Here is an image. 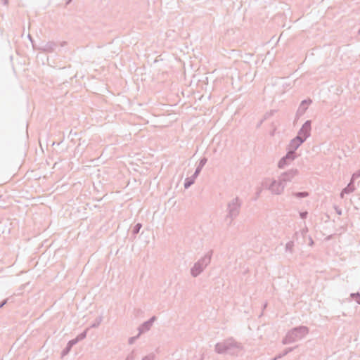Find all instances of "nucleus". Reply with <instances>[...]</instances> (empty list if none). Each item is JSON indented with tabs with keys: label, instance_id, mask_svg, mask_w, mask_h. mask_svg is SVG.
Instances as JSON below:
<instances>
[{
	"label": "nucleus",
	"instance_id": "1",
	"mask_svg": "<svg viewBox=\"0 0 360 360\" xmlns=\"http://www.w3.org/2000/svg\"><path fill=\"white\" fill-rule=\"evenodd\" d=\"M243 349L242 343L237 342L232 337L217 342L214 346L216 353L219 354L227 353L232 356H238Z\"/></svg>",
	"mask_w": 360,
	"mask_h": 360
},
{
	"label": "nucleus",
	"instance_id": "2",
	"mask_svg": "<svg viewBox=\"0 0 360 360\" xmlns=\"http://www.w3.org/2000/svg\"><path fill=\"white\" fill-rule=\"evenodd\" d=\"M242 204V200L238 196L233 198L227 203V214L226 215L225 219L229 220V225H231L232 221L238 217L240 212Z\"/></svg>",
	"mask_w": 360,
	"mask_h": 360
},
{
	"label": "nucleus",
	"instance_id": "3",
	"mask_svg": "<svg viewBox=\"0 0 360 360\" xmlns=\"http://www.w3.org/2000/svg\"><path fill=\"white\" fill-rule=\"evenodd\" d=\"M212 255L213 250H210L203 257L194 263L193 267L191 269V275L193 277L196 278L203 272L206 267L210 264Z\"/></svg>",
	"mask_w": 360,
	"mask_h": 360
},
{
	"label": "nucleus",
	"instance_id": "4",
	"mask_svg": "<svg viewBox=\"0 0 360 360\" xmlns=\"http://www.w3.org/2000/svg\"><path fill=\"white\" fill-rule=\"evenodd\" d=\"M309 333V328L307 326H298L292 328L287 333L282 340L283 345H288L302 339Z\"/></svg>",
	"mask_w": 360,
	"mask_h": 360
},
{
	"label": "nucleus",
	"instance_id": "5",
	"mask_svg": "<svg viewBox=\"0 0 360 360\" xmlns=\"http://www.w3.org/2000/svg\"><path fill=\"white\" fill-rule=\"evenodd\" d=\"M311 120H307L300 129L295 137L301 139L304 142L311 135Z\"/></svg>",
	"mask_w": 360,
	"mask_h": 360
},
{
	"label": "nucleus",
	"instance_id": "6",
	"mask_svg": "<svg viewBox=\"0 0 360 360\" xmlns=\"http://www.w3.org/2000/svg\"><path fill=\"white\" fill-rule=\"evenodd\" d=\"M283 181L272 180L271 184L267 186L266 182H265V186L268 188L271 191L273 194L279 195L281 194L285 188V185L283 184Z\"/></svg>",
	"mask_w": 360,
	"mask_h": 360
},
{
	"label": "nucleus",
	"instance_id": "7",
	"mask_svg": "<svg viewBox=\"0 0 360 360\" xmlns=\"http://www.w3.org/2000/svg\"><path fill=\"white\" fill-rule=\"evenodd\" d=\"M297 155H295L291 152L287 151L285 155L281 158V160L278 162V167L280 169H283L285 167L289 165L292 161H294L297 158Z\"/></svg>",
	"mask_w": 360,
	"mask_h": 360
},
{
	"label": "nucleus",
	"instance_id": "8",
	"mask_svg": "<svg viewBox=\"0 0 360 360\" xmlns=\"http://www.w3.org/2000/svg\"><path fill=\"white\" fill-rule=\"evenodd\" d=\"M312 103V101L310 98L303 100L300 104L298 109L296 112L295 120H298L301 116H302L308 109L309 105Z\"/></svg>",
	"mask_w": 360,
	"mask_h": 360
},
{
	"label": "nucleus",
	"instance_id": "9",
	"mask_svg": "<svg viewBox=\"0 0 360 360\" xmlns=\"http://www.w3.org/2000/svg\"><path fill=\"white\" fill-rule=\"evenodd\" d=\"M302 141V140L298 137L293 138L290 141L289 144L287 146L288 151L291 152L292 153H293L295 155H297L296 153V150L304 143Z\"/></svg>",
	"mask_w": 360,
	"mask_h": 360
},
{
	"label": "nucleus",
	"instance_id": "10",
	"mask_svg": "<svg viewBox=\"0 0 360 360\" xmlns=\"http://www.w3.org/2000/svg\"><path fill=\"white\" fill-rule=\"evenodd\" d=\"M156 319L157 317L155 316H153L148 321L141 324L138 328L139 335L150 330L154 321H156Z\"/></svg>",
	"mask_w": 360,
	"mask_h": 360
},
{
	"label": "nucleus",
	"instance_id": "11",
	"mask_svg": "<svg viewBox=\"0 0 360 360\" xmlns=\"http://www.w3.org/2000/svg\"><path fill=\"white\" fill-rule=\"evenodd\" d=\"M298 174L299 171L297 169H290L281 174L280 180L283 182L290 181Z\"/></svg>",
	"mask_w": 360,
	"mask_h": 360
},
{
	"label": "nucleus",
	"instance_id": "12",
	"mask_svg": "<svg viewBox=\"0 0 360 360\" xmlns=\"http://www.w3.org/2000/svg\"><path fill=\"white\" fill-rule=\"evenodd\" d=\"M57 46L58 44L56 42L50 41L41 45L38 48V50L44 53H52L55 51Z\"/></svg>",
	"mask_w": 360,
	"mask_h": 360
},
{
	"label": "nucleus",
	"instance_id": "13",
	"mask_svg": "<svg viewBox=\"0 0 360 360\" xmlns=\"http://www.w3.org/2000/svg\"><path fill=\"white\" fill-rule=\"evenodd\" d=\"M355 189L354 187V181L351 180L350 182L347 184V186L344 188L340 193V198H343L345 194H349L352 193Z\"/></svg>",
	"mask_w": 360,
	"mask_h": 360
},
{
	"label": "nucleus",
	"instance_id": "14",
	"mask_svg": "<svg viewBox=\"0 0 360 360\" xmlns=\"http://www.w3.org/2000/svg\"><path fill=\"white\" fill-rule=\"evenodd\" d=\"M77 343L72 340H70L66 347L63 349V350L61 352V356L63 357L69 354V352L71 351L72 347L75 345Z\"/></svg>",
	"mask_w": 360,
	"mask_h": 360
},
{
	"label": "nucleus",
	"instance_id": "15",
	"mask_svg": "<svg viewBox=\"0 0 360 360\" xmlns=\"http://www.w3.org/2000/svg\"><path fill=\"white\" fill-rule=\"evenodd\" d=\"M207 158H205V157H203L200 160H199V162H198V165L195 169V170L197 172H199L200 173L201 172L203 167L205 165V164L207 163Z\"/></svg>",
	"mask_w": 360,
	"mask_h": 360
},
{
	"label": "nucleus",
	"instance_id": "16",
	"mask_svg": "<svg viewBox=\"0 0 360 360\" xmlns=\"http://www.w3.org/2000/svg\"><path fill=\"white\" fill-rule=\"evenodd\" d=\"M295 347H288L286 348L283 352V353H281L279 354H278L277 356H276L273 360H277L278 359H281L282 357H283L284 356L287 355L288 353L291 352L293 349H294Z\"/></svg>",
	"mask_w": 360,
	"mask_h": 360
},
{
	"label": "nucleus",
	"instance_id": "17",
	"mask_svg": "<svg viewBox=\"0 0 360 360\" xmlns=\"http://www.w3.org/2000/svg\"><path fill=\"white\" fill-rule=\"evenodd\" d=\"M88 330H89V328H86V330H84L82 333H81L75 338H74L73 340L76 343H77L79 341H81V340H84V338H86Z\"/></svg>",
	"mask_w": 360,
	"mask_h": 360
},
{
	"label": "nucleus",
	"instance_id": "18",
	"mask_svg": "<svg viewBox=\"0 0 360 360\" xmlns=\"http://www.w3.org/2000/svg\"><path fill=\"white\" fill-rule=\"evenodd\" d=\"M292 195L297 198H303L308 197L309 193L307 191L294 192L292 193Z\"/></svg>",
	"mask_w": 360,
	"mask_h": 360
},
{
	"label": "nucleus",
	"instance_id": "19",
	"mask_svg": "<svg viewBox=\"0 0 360 360\" xmlns=\"http://www.w3.org/2000/svg\"><path fill=\"white\" fill-rule=\"evenodd\" d=\"M276 112V110H271L270 111L266 112L264 114L263 119L261 120V123H262L264 120H268L269 117L274 116Z\"/></svg>",
	"mask_w": 360,
	"mask_h": 360
},
{
	"label": "nucleus",
	"instance_id": "20",
	"mask_svg": "<svg viewBox=\"0 0 360 360\" xmlns=\"http://www.w3.org/2000/svg\"><path fill=\"white\" fill-rule=\"evenodd\" d=\"M195 183V181L191 177H187L184 181V188L186 189L188 188Z\"/></svg>",
	"mask_w": 360,
	"mask_h": 360
},
{
	"label": "nucleus",
	"instance_id": "21",
	"mask_svg": "<svg viewBox=\"0 0 360 360\" xmlns=\"http://www.w3.org/2000/svg\"><path fill=\"white\" fill-rule=\"evenodd\" d=\"M294 242L293 241H289L286 243L285 245V250L286 252H289L290 253H292L294 250H293V248H294Z\"/></svg>",
	"mask_w": 360,
	"mask_h": 360
},
{
	"label": "nucleus",
	"instance_id": "22",
	"mask_svg": "<svg viewBox=\"0 0 360 360\" xmlns=\"http://www.w3.org/2000/svg\"><path fill=\"white\" fill-rule=\"evenodd\" d=\"M142 227V224L141 223H137L134 227H133V229H132V234L133 236H134V238L136 237V235L138 234L140 231V229H141Z\"/></svg>",
	"mask_w": 360,
	"mask_h": 360
},
{
	"label": "nucleus",
	"instance_id": "23",
	"mask_svg": "<svg viewBox=\"0 0 360 360\" xmlns=\"http://www.w3.org/2000/svg\"><path fill=\"white\" fill-rule=\"evenodd\" d=\"M102 321H103V316H98L95 319L94 323L91 324V328H98L100 326Z\"/></svg>",
	"mask_w": 360,
	"mask_h": 360
},
{
	"label": "nucleus",
	"instance_id": "24",
	"mask_svg": "<svg viewBox=\"0 0 360 360\" xmlns=\"http://www.w3.org/2000/svg\"><path fill=\"white\" fill-rule=\"evenodd\" d=\"M350 297L360 305V293L359 292H352L350 294Z\"/></svg>",
	"mask_w": 360,
	"mask_h": 360
},
{
	"label": "nucleus",
	"instance_id": "25",
	"mask_svg": "<svg viewBox=\"0 0 360 360\" xmlns=\"http://www.w3.org/2000/svg\"><path fill=\"white\" fill-rule=\"evenodd\" d=\"M140 335H139V333L136 336L129 338V341H128L129 344L132 345L136 340V339H138L139 338Z\"/></svg>",
	"mask_w": 360,
	"mask_h": 360
},
{
	"label": "nucleus",
	"instance_id": "26",
	"mask_svg": "<svg viewBox=\"0 0 360 360\" xmlns=\"http://www.w3.org/2000/svg\"><path fill=\"white\" fill-rule=\"evenodd\" d=\"M359 177H360V170L356 171L352 174L351 180L354 181V179Z\"/></svg>",
	"mask_w": 360,
	"mask_h": 360
},
{
	"label": "nucleus",
	"instance_id": "27",
	"mask_svg": "<svg viewBox=\"0 0 360 360\" xmlns=\"http://www.w3.org/2000/svg\"><path fill=\"white\" fill-rule=\"evenodd\" d=\"M307 215H308V212L307 211H304V212H300V217H301V219H304L307 217Z\"/></svg>",
	"mask_w": 360,
	"mask_h": 360
},
{
	"label": "nucleus",
	"instance_id": "28",
	"mask_svg": "<svg viewBox=\"0 0 360 360\" xmlns=\"http://www.w3.org/2000/svg\"><path fill=\"white\" fill-rule=\"evenodd\" d=\"M154 357H155V356L153 354H148V355L144 356L142 359V360H154Z\"/></svg>",
	"mask_w": 360,
	"mask_h": 360
},
{
	"label": "nucleus",
	"instance_id": "29",
	"mask_svg": "<svg viewBox=\"0 0 360 360\" xmlns=\"http://www.w3.org/2000/svg\"><path fill=\"white\" fill-rule=\"evenodd\" d=\"M334 208H335V210L336 213H337L338 215H342V210H341L339 207H338V206L335 205V206H334Z\"/></svg>",
	"mask_w": 360,
	"mask_h": 360
},
{
	"label": "nucleus",
	"instance_id": "30",
	"mask_svg": "<svg viewBox=\"0 0 360 360\" xmlns=\"http://www.w3.org/2000/svg\"><path fill=\"white\" fill-rule=\"evenodd\" d=\"M200 174L199 172L195 171L194 174L191 176L194 181H195V179Z\"/></svg>",
	"mask_w": 360,
	"mask_h": 360
},
{
	"label": "nucleus",
	"instance_id": "31",
	"mask_svg": "<svg viewBox=\"0 0 360 360\" xmlns=\"http://www.w3.org/2000/svg\"><path fill=\"white\" fill-rule=\"evenodd\" d=\"M8 299L6 298L0 302V309L2 308L7 302Z\"/></svg>",
	"mask_w": 360,
	"mask_h": 360
},
{
	"label": "nucleus",
	"instance_id": "32",
	"mask_svg": "<svg viewBox=\"0 0 360 360\" xmlns=\"http://www.w3.org/2000/svg\"><path fill=\"white\" fill-rule=\"evenodd\" d=\"M127 358H129V360H134V357L133 352L131 353L129 355H128Z\"/></svg>",
	"mask_w": 360,
	"mask_h": 360
},
{
	"label": "nucleus",
	"instance_id": "33",
	"mask_svg": "<svg viewBox=\"0 0 360 360\" xmlns=\"http://www.w3.org/2000/svg\"><path fill=\"white\" fill-rule=\"evenodd\" d=\"M67 45V42L66 41H62L60 43V46H65Z\"/></svg>",
	"mask_w": 360,
	"mask_h": 360
},
{
	"label": "nucleus",
	"instance_id": "34",
	"mask_svg": "<svg viewBox=\"0 0 360 360\" xmlns=\"http://www.w3.org/2000/svg\"><path fill=\"white\" fill-rule=\"evenodd\" d=\"M8 1L9 0H2L4 5H6V6L8 5Z\"/></svg>",
	"mask_w": 360,
	"mask_h": 360
},
{
	"label": "nucleus",
	"instance_id": "35",
	"mask_svg": "<svg viewBox=\"0 0 360 360\" xmlns=\"http://www.w3.org/2000/svg\"><path fill=\"white\" fill-rule=\"evenodd\" d=\"M27 37L29 38V39L30 40V41H31L32 43H33V39H32V36H31L30 34H28Z\"/></svg>",
	"mask_w": 360,
	"mask_h": 360
},
{
	"label": "nucleus",
	"instance_id": "36",
	"mask_svg": "<svg viewBox=\"0 0 360 360\" xmlns=\"http://www.w3.org/2000/svg\"><path fill=\"white\" fill-rule=\"evenodd\" d=\"M72 0H67L66 2H65V5L68 6L69 5L71 2H72Z\"/></svg>",
	"mask_w": 360,
	"mask_h": 360
},
{
	"label": "nucleus",
	"instance_id": "37",
	"mask_svg": "<svg viewBox=\"0 0 360 360\" xmlns=\"http://www.w3.org/2000/svg\"><path fill=\"white\" fill-rule=\"evenodd\" d=\"M260 192H261V191H257V196H259V195Z\"/></svg>",
	"mask_w": 360,
	"mask_h": 360
},
{
	"label": "nucleus",
	"instance_id": "38",
	"mask_svg": "<svg viewBox=\"0 0 360 360\" xmlns=\"http://www.w3.org/2000/svg\"><path fill=\"white\" fill-rule=\"evenodd\" d=\"M262 124V123H261V122H260L259 123V124H258V126H257V127H259Z\"/></svg>",
	"mask_w": 360,
	"mask_h": 360
},
{
	"label": "nucleus",
	"instance_id": "39",
	"mask_svg": "<svg viewBox=\"0 0 360 360\" xmlns=\"http://www.w3.org/2000/svg\"><path fill=\"white\" fill-rule=\"evenodd\" d=\"M313 243H314V241L311 240L310 242V244H313Z\"/></svg>",
	"mask_w": 360,
	"mask_h": 360
},
{
	"label": "nucleus",
	"instance_id": "40",
	"mask_svg": "<svg viewBox=\"0 0 360 360\" xmlns=\"http://www.w3.org/2000/svg\"><path fill=\"white\" fill-rule=\"evenodd\" d=\"M358 34H360V29L358 31Z\"/></svg>",
	"mask_w": 360,
	"mask_h": 360
},
{
	"label": "nucleus",
	"instance_id": "41",
	"mask_svg": "<svg viewBox=\"0 0 360 360\" xmlns=\"http://www.w3.org/2000/svg\"><path fill=\"white\" fill-rule=\"evenodd\" d=\"M125 360H129V358H126V359H125Z\"/></svg>",
	"mask_w": 360,
	"mask_h": 360
}]
</instances>
